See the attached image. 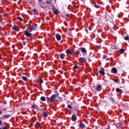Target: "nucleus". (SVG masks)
Returning <instances> with one entry per match:
<instances>
[{"instance_id": "4468645a", "label": "nucleus", "mask_w": 129, "mask_h": 129, "mask_svg": "<svg viewBox=\"0 0 129 129\" xmlns=\"http://www.w3.org/2000/svg\"><path fill=\"white\" fill-rule=\"evenodd\" d=\"M102 87L100 85H99L97 86L96 89V90H97V91H101V89H102Z\"/></svg>"}, {"instance_id": "49530a36", "label": "nucleus", "mask_w": 129, "mask_h": 129, "mask_svg": "<svg viewBox=\"0 0 129 129\" xmlns=\"http://www.w3.org/2000/svg\"><path fill=\"white\" fill-rule=\"evenodd\" d=\"M106 129H109V127H107Z\"/></svg>"}, {"instance_id": "2eb2a0df", "label": "nucleus", "mask_w": 129, "mask_h": 129, "mask_svg": "<svg viewBox=\"0 0 129 129\" xmlns=\"http://www.w3.org/2000/svg\"><path fill=\"white\" fill-rule=\"evenodd\" d=\"M116 92H117V93H122V91L121 90V89L118 88H116Z\"/></svg>"}, {"instance_id": "37998d69", "label": "nucleus", "mask_w": 129, "mask_h": 129, "mask_svg": "<svg viewBox=\"0 0 129 129\" xmlns=\"http://www.w3.org/2000/svg\"><path fill=\"white\" fill-rule=\"evenodd\" d=\"M85 31H86V33H88V30H87V29H86Z\"/></svg>"}, {"instance_id": "4be33fe9", "label": "nucleus", "mask_w": 129, "mask_h": 129, "mask_svg": "<svg viewBox=\"0 0 129 129\" xmlns=\"http://www.w3.org/2000/svg\"><path fill=\"white\" fill-rule=\"evenodd\" d=\"M114 82H115V83H118L119 84V80H118L117 79H115L113 80Z\"/></svg>"}, {"instance_id": "cd10ccee", "label": "nucleus", "mask_w": 129, "mask_h": 129, "mask_svg": "<svg viewBox=\"0 0 129 129\" xmlns=\"http://www.w3.org/2000/svg\"><path fill=\"white\" fill-rule=\"evenodd\" d=\"M124 40H125V41H128L129 40V37L128 36H125L124 38Z\"/></svg>"}, {"instance_id": "c85d7f7f", "label": "nucleus", "mask_w": 129, "mask_h": 129, "mask_svg": "<svg viewBox=\"0 0 129 129\" xmlns=\"http://www.w3.org/2000/svg\"><path fill=\"white\" fill-rule=\"evenodd\" d=\"M68 108H69V109H72V106L71 105H68Z\"/></svg>"}, {"instance_id": "a19ab883", "label": "nucleus", "mask_w": 129, "mask_h": 129, "mask_svg": "<svg viewBox=\"0 0 129 129\" xmlns=\"http://www.w3.org/2000/svg\"><path fill=\"white\" fill-rule=\"evenodd\" d=\"M2 129H8L6 127H1Z\"/></svg>"}, {"instance_id": "5701e85b", "label": "nucleus", "mask_w": 129, "mask_h": 129, "mask_svg": "<svg viewBox=\"0 0 129 129\" xmlns=\"http://www.w3.org/2000/svg\"><path fill=\"white\" fill-rule=\"evenodd\" d=\"M120 54H123L124 53V49L121 48L119 51Z\"/></svg>"}, {"instance_id": "3c124183", "label": "nucleus", "mask_w": 129, "mask_h": 129, "mask_svg": "<svg viewBox=\"0 0 129 129\" xmlns=\"http://www.w3.org/2000/svg\"><path fill=\"white\" fill-rule=\"evenodd\" d=\"M128 18H129V15H128Z\"/></svg>"}, {"instance_id": "393cba45", "label": "nucleus", "mask_w": 129, "mask_h": 129, "mask_svg": "<svg viewBox=\"0 0 129 129\" xmlns=\"http://www.w3.org/2000/svg\"><path fill=\"white\" fill-rule=\"evenodd\" d=\"M110 100L111 101H112V102H113V103H114V98H113L112 97H110Z\"/></svg>"}, {"instance_id": "f704fd0d", "label": "nucleus", "mask_w": 129, "mask_h": 129, "mask_svg": "<svg viewBox=\"0 0 129 129\" xmlns=\"http://www.w3.org/2000/svg\"><path fill=\"white\" fill-rule=\"evenodd\" d=\"M74 69H78V67L77 66H75L74 67Z\"/></svg>"}, {"instance_id": "58836bf2", "label": "nucleus", "mask_w": 129, "mask_h": 129, "mask_svg": "<svg viewBox=\"0 0 129 129\" xmlns=\"http://www.w3.org/2000/svg\"><path fill=\"white\" fill-rule=\"evenodd\" d=\"M66 18H68L69 17V14H66Z\"/></svg>"}, {"instance_id": "39448f33", "label": "nucleus", "mask_w": 129, "mask_h": 129, "mask_svg": "<svg viewBox=\"0 0 129 129\" xmlns=\"http://www.w3.org/2000/svg\"><path fill=\"white\" fill-rule=\"evenodd\" d=\"M86 59L84 57H81L79 59V63H84V62H86Z\"/></svg>"}, {"instance_id": "6ab92c4d", "label": "nucleus", "mask_w": 129, "mask_h": 129, "mask_svg": "<svg viewBox=\"0 0 129 129\" xmlns=\"http://www.w3.org/2000/svg\"><path fill=\"white\" fill-rule=\"evenodd\" d=\"M9 117H11V115L6 114V115H4V116H3V118H9Z\"/></svg>"}, {"instance_id": "2f4dec72", "label": "nucleus", "mask_w": 129, "mask_h": 129, "mask_svg": "<svg viewBox=\"0 0 129 129\" xmlns=\"http://www.w3.org/2000/svg\"><path fill=\"white\" fill-rule=\"evenodd\" d=\"M31 107H32V108H33V109H35L36 108H35V105H32V106H31Z\"/></svg>"}, {"instance_id": "09e8293b", "label": "nucleus", "mask_w": 129, "mask_h": 129, "mask_svg": "<svg viewBox=\"0 0 129 129\" xmlns=\"http://www.w3.org/2000/svg\"><path fill=\"white\" fill-rule=\"evenodd\" d=\"M35 86H37V85H35Z\"/></svg>"}, {"instance_id": "a18cd8bd", "label": "nucleus", "mask_w": 129, "mask_h": 129, "mask_svg": "<svg viewBox=\"0 0 129 129\" xmlns=\"http://www.w3.org/2000/svg\"><path fill=\"white\" fill-rule=\"evenodd\" d=\"M0 18H3V15H2V14H0Z\"/></svg>"}, {"instance_id": "a211bd4d", "label": "nucleus", "mask_w": 129, "mask_h": 129, "mask_svg": "<svg viewBox=\"0 0 129 129\" xmlns=\"http://www.w3.org/2000/svg\"><path fill=\"white\" fill-rule=\"evenodd\" d=\"M40 122H37L36 123V124H35V127H40Z\"/></svg>"}, {"instance_id": "f03ea898", "label": "nucleus", "mask_w": 129, "mask_h": 129, "mask_svg": "<svg viewBox=\"0 0 129 129\" xmlns=\"http://www.w3.org/2000/svg\"><path fill=\"white\" fill-rule=\"evenodd\" d=\"M59 96V93L56 94V95L53 94L50 97V103H53L55 99H56V97ZM49 101H48V103H49Z\"/></svg>"}, {"instance_id": "7ed1b4c3", "label": "nucleus", "mask_w": 129, "mask_h": 129, "mask_svg": "<svg viewBox=\"0 0 129 129\" xmlns=\"http://www.w3.org/2000/svg\"><path fill=\"white\" fill-rule=\"evenodd\" d=\"M28 29L30 30V31H36V30L35 26L31 24L28 25Z\"/></svg>"}, {"instance_id": "ddd939ff", "label": "nucleus", "mask_w": 129, "mask_h": 129, "mask_svg": "<svg viewBox=\"0 0 129 129\" xmlns=\"http://www.w3.org/2000/svg\"><path fill=\"white\" fill-rule=\"evenodd\" d=\"M79 127L80 128H84L86 127V126H85V124H84V123H81L79 124Z\"/></svg>"}, {"instance_id": "a878e982", "label": "nucleus", "mask_w": 129, "mask_h": 129, "mask_svg": "<svg viewBox=\"0 0 129 129\" xmlns=\"http://www.w3.org/2000/svg\"><path fill=\"white\" fill-rule=\"evenodd\" d=\"M107 57V56H106V55L104 54V55H103V56H102V59H103V60H104V59H106V57Z\"/></svg>"}, {"instance_id": "f3484780", "label": "nucleus", "mask_w": 129, "mask_h": 129, "mask_svg": "<svg viewBox=\"0 0 129 129\" xmlns=\"http://www.w3.org/2000/svg\"><path fill=\"white\" fill-rule=\"evenodd\" d=\"M42 114L44 117H47V116H48V114L45 111H42Z\"/></svg>"}, {"instance_id": "ea45409f", "label": "nucleus", "mask_w": 129, "mask_h": 129, "mask_svg": "<svg viewBox=\"0 0 129 129\" xmlns=\"http://www.w3.org/2000/svg\"><path fill=\"white\" fill-rule=\"evenodd\" d=\"M40 83H43V80H40Z\"/></svg>"}, {"instance_id": "72a5a7b5", "label": "nucleus", "mask_w": 129, "mask_h": 129, "mask_svg": "<svg viewBox=\"0 0 129 129\" xmlns=\"http://www.w3.org/2000/svg\"><path fill=\"white\" fill-rule=\"evenodd\" d=\"M22 44H23V45H24V46H26V41H23Z\"/></svg>"}, {"instance_id": "8fccbe9b", "label": "nucleus", "mask_w": 129, "mask_h": 129, "mask_svg": "<svg viewBox=\"0 0 129 129\" xmlns=\"http://www.w3.org/2000/svg\"><path fill=\"white\" fill-rule=\"evenodd\" d=\"M51 2H52L53 0H51Z\"/></svg>"}, {"instance_id": "c03bdc74", "label": "nucleus", "mask_w": 129, "mask_h": 129, "mask_svg": "<svg viewBox=\"0 0 129 129\" xmlns=\"http://www.w3.org/2000/svg\"><path fill=\"white\" fill-rule=\"evenodd\" d=\"M98 75H99L98 73H96V76H98Z\"/></svg>"}, {"instance_id": "473e14b6", "label": "nucleus", "mask_w": 129, "mask_h": 129, "mask_svg": "<svg viewBox=\"0 0 129 129\" xmlns=\"http://www.w3.org/2000/svg\"><path fill=\"white\" fill-rule=\"evenodd\" d=\"M97 49H99L100 50V49H101V46L100 45H98L97 46Z\"/></svg>"}, {"instance_id": "f8f14e48", "label": "nucleus", "mask_w": 129, "mask_h": 129, "mask_svg": "<svg viewBox=\"0 0 129 129\" xmlns=\"http://www.w3.org/2000/svg\"><path fill=\"white\" fill-rule=\"evenodd\" d=\"M59 57L61 60H63L65 59V57H66V55H65L64 53H60L59 55Z\"/></svg>"}, {"instance_id": "4c0bfd02", "label": "nucleus", "mask_w": 129, "mask_h": 129, "mask_svg": "<svg viewBox=\"0 0 129 129\" xmlns=\"http://www.w3.org/2000/svg\"><path fill=\"white\" fill-rule=\"evenodd\" d=\"M2 124H3V121L0 119V125H2Z\"/></svg>"}, {"instance_id": "b1692460", "label": "nucleus", "mask_w": 129, "mask_h": 129, "mask_svg": "<svg viewBox=\"0 0 129 129\" xmlns=\"http://www.w3.org/2000/svg\"><path fill=\"white\" fill-rule=\"evenodd\" d=\"M94 7H95L96 9H99V8H100V6H98L96 4L94 5Z\"/></svg>"}, {"instance_id": "f257e3e1", "label": "nucleus", "mask_w": 129, "mask_h": 129, "mask_svg": "<svg viewBox=\"0 0 129 129\" xmlns=\"http://www.w3.org/2000/svg\"><path fill=\"white\" fill-rule=\"evenodd\" d=\"M24 34L26 37H28V38H30L31 40H35V38H34V34H32L27 31H24Z\"/></svg>"}, {"instance_id": "c756f323", "label": "nucleus", "mask_w": 129, "mask_h": 129, "mask_svg": "<svg viewBox=\"0 0 129 129\" xmlns=\"http://www.w3.org/2000/svg\"><path fill=\"white\" fill-rule=\"evenodd\" d=\"M18 20L20 21V22H23V19L20 17H18Z\"/></svg>"}, {"instance_id": "412c9836", "label": "nucleus", "mask_w": 129, "mask_h": 129, "mask_svg": "<svg viewBox=\"0 0 129 129\" xmlns=\"http://www.w3.org/2000/svg\"><path fill=\"white\" fill-rule=\"evenodd\" d=\"M40 100L41 101H46V98L44 96H42L41 98H40Z\"/></svg>"}, {"instance_id": "dca6fc26", "label": "nucleus", "mask_w": 129, "mask_h": 129, "mask_svg": "<svg viewBox=\"0 0 129 129\" xmlns=\"http://www.w3.org/2000/svg\"><path fill=\"white\" fill-rule=\"evenodd\" d=\"M99 73L100 74V75H102V76H104V75H105V73H104V71L102 70H99Z\"/></svg>"}, {"instance_id": "e433bc0d", "label": "nucleus", "mask_w": 129, "mask_h": 129, "mask_svg": "<svg viewBox=\"0 0 129 129\" xmlns=\"http://www.w3.org/2000/svg\"><path fill=\"white\" fill-rule=\"evenodd\" d=\"M38 108H39V107L38 106V105H35V109H37Z\"/></svg>"}, {"instance_id": "20e7f679", "label": "nucleus", "mask_w": 129, "mask_h": 129, "mask_svg": "<svg viewBox=\"0 0 129 129\" xmlns=\"http://www.w3.org/2000/svg\"><path fill=\"white\" fill-rule=\"evenodd\" d=\"M51 10H52L53 14H54V15H58L59 14V12L58 10V9H56V8L53 7Z\"/></svg>"}, {"instance_id": "6e6552de", "label": "nucleus", "mask_w": 129, "mask_h": 129, "mask_svg": "<svg viewBox=\"0 0 129 129\" xmlns=\"http://www.w3.org/2000/svg\"><path fill=\"white\" fill-rule=\"evenodd\" d=\"M66 53L68 55H72V54H73V52H72V50H70V49H67L66 51Z\"/></svg>"}, {"instance_id": "9b49d317", "label": "nucleus", "mask_w": 129, "mask_h": 129, "mask_svg": "<svg viewBox=\"0 0 129 129\" xmlns=\"http://www.w3.org/2000/svg\"><path fill=\"white\" fill-rule=\"evenodd\" d=\"M111 73H113L114 74H115L116 73H117V70L115 68H113L111 69Z\"/></svg>"}, {"instance_id": "423d86ee", "label": "nucleus", "mask_w": 129, "mask_h": 129, "mask_svg": "<svg viewBox=\"0 0 129 129\" xmlns=\"http://www.w3.org/2000/svg\"><path fill=\"white\" fill-rule=\"evenodd\" d=\"M72 121H76V120H77V116H76L75 114L72 115Z\"/></svg>"}, {"instance_id": "1a4fd4ad", "label": "nucleus", "mask_w": 129, "mask_h": 129, "mask_svg": "<svg viewBox=\"0 0 129 129\" xmlns=\"http://www.w3.org/2000/svg\"><path fill=\"white\" fill-rule=\"evenodd\" d=\"M12 28H13V30H14V31H16V32H19V31H20V29H19L18 26L16 25L13 26Z\"/></svg>"}, {"instance_id": "aec40b11", "label": "nucleus", "mask_w": 129, "mask_h": 129, "mask_svg": "<svg viewBox=\"0 0 129 129\" xmlns=\"http://www.w3.org/2000/svg\"><path fill=\"white\" fill-rule=\"evenodd\" d=\"M22 78L24 81H28V78L25 76H22Z\"/></svg>"}, {"instance_id": "c9c22d12", "label": "nucleus", "mask_w": 129, "mask_h": 129, "mask_svg": "<svg viewBox=\"0 0 129 129\" xmlns=\"http://www.w3.org/2000/svg\"><path fill=\"white\" fill-rule=\"evenodd\" d=\"M3 104H7V101H3Z\"/></svg>"}, {"instance_id": "de8ad7c7", "label": "nucleus", "mask_w": 129, "mask_h": 129, "mask_svg": "<svg viewBox=\"0 0 129 129\" xmlns=\"http://www.w3.org/2000/svg\"><path fill=\"white\" fill-rule=\"evenodd\" d=\"M0 129H2V127H0Z\"/></svg>"}, {"instance_id": "7c9ffc66", "label": "nucleus", "mask_w": 129, "mask_h": 129, "mask_svg": "<svg viewBox=\"0 0 129 129\" xmlns=\"http://www.w3.org/2000/svg\"><path fill=\"white\" fill-rule=\"evenodd\" d=\"M46 4H47V5H50V4H51V1H47Z\"/></svg>"}, {"instance_id": "0eeeda50", "label": "nucleus", "mask_w": 129, "mask_h": 129, "mask_svg": "<svg viewBox=\"0 0 129 129\" xmlns=\"http://www.w3.org/2000/svg\"><path fill=\"white\" fill-rule=\"evenodd\" d=\"M79 50H80L83 53H87V50L84 47H80L79 48Z\"/></svg>"}, {"instance_id": "9d476101", "label": "nucleus", "mask_w": 129, "mask_h": 129, "mask_svg": "<svg viewBox=\"0 0 129 129\" xmlns=\"http://www.w3.org/2000/svg\"><path fill=\"white\" fill-rule=\"evenodd\" d=\"M55 38L57 41H60L61 40V36L59 34H56L55 35Z\"/></svg>"}, {"instance_id": "bb28decb", "label": "nucleus", "mask_w": 129, "mask_h": 129, "mask_svg": "<svg viewBox=\"0 0 129 129\" xmlns=\"http://www.w3.org/2000/svg\"><path fill=\"white\" fill-rule=\"evenodd\" d=\"M33 13L35 15H38V12L36 10H33Z\"/></svg>"}, {"instance_id": "79ce46f5", "label": "nucleus", "mask_w": 129, "mask_h": 129, "mask_svg": "<svg viewBox=\"0 0 129 129\" xmlns=\"http://www.w3.org/2000/svg\"><path fill=\"white\" fill-rule=\"evenodd\" d=\"M3 114V112L0 110V115Z\"/></svg>"}]
</instances>
